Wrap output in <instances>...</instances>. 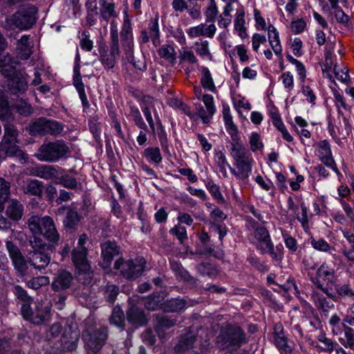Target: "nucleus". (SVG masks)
<instances>
[{
	"label": "nucleus",
	"instance_id": "1",
	"mask_svg": "<svg viewBox=\"0 0 354 354\" xmlns=\"http://www.w3.org/2000/svg\"><path fill=\"white\" fill-rule=\"evenodd\" d=\"M30 245L32 250L28 252L26 259H25L17 245L11 241L6 242V248L12 264L17 272L23 276L26 274L27 263L36 270H41L46 268L50 262V257L44 252V250L46 248H51L52 245H48L37 236L30 241Z\"/></svg>",
	"mask_w": 354,
	"mask_h": 354
},
{
	"label": "nucleus",
	"instance_id": "2",
	"mask_svg": "<svg viewBox=\"0 0 354 354\" xmlns=\"http://www.w3.org/2000/svg\"><path fill=\"white\" fill-rule=\"evenodd\" d=\"M28 229L35 235H43L50 243L56 244L59 241V234L53 219L48 216H31L28 221Z\"/></svg>",
	"mask_w": 354,
	"mask_h": 354
},
{
	"label": "nucleus",
	"instance_id": "3",
	"mask_svg": "<svg viewBox=\"0 0 354 354\" xmlns=\"http://www.w3.org/2000/svg\"><path fill=\"white\" fill-rule=\"evenodd\" d=\"M37 13V9L34 6H22L13 15L6 18L5 26L9 29L28 30L36 22Z\"/></svg>",
	"mask_w": 354,
	"mask_h": 354
},
{
	"label": "nucleus",
	"instance_id": "4",
	"mask_svg": "<svg viewBox=\"0 0 354 354\" xmlns=\"http://www.w3.org/2000/svg\"><path fill=\"white\" fill-rule=\"evenodd\" d=\"M4 130L3 140L0 145V162L7 156H15L20 160L26 161V154L16 145L17 142L16 129L12 125L6 124Z\"/></svg>",
	"mask_w": 354,
	"mask_h": 354
},
{
	"label": "nucleus",
	"instance_id": "5",
	"mask_svg": "<svg viewBox=\"0 0 354 354\" xmlns=\"http://www.w3.org/2000/svg\"><path fill=\"white\" fill-rule=\"evenodd\" d=\"M69 149L62 140L48 142L42 144L35 156L40 161L55 162L64 157Z\"/></svg>",
	"mask_w": 354,
	"mask_h": 354
},
{
	"label": "nucleus",
	"instance_id": "6",
	"mask_svg": "<svg viewBox=\"0 0 354 354\" xmlns=\"http://www.w3.org/2000/svg\"><path fill=\"white\" fill-rule=\"evenodd\" d=\"M335 269L326 263H323L317 269L316 277L312 279L313 284L329 297H335Z\"/></svg>",
	"mask_w": 354,
	"mask_h": 354
},
{
	"label": "nucleus",
	"instance_id": "7",
	"mask_svg": "<svg viewBox=\"0 0 354 354\" xmlns=\"http://www.w3.org/2000/svg\"><path fill=\"white\" fill-rule=\"evenodd\" d=\"M51 304L49 301H37L33 311L30 306L24 304L21 306V314L24 318L29 320L35 324H40L50 319Z\"/></svg>",
	"mask_w": 354,
	"mask_h": 354
},
{
	"label": "nucleus",
	"instance_id": "8",
	"mask_svg": "<svg viewBox=\"0 0 354 354\" xmlns=\"http://www.w3.org/2000/svg\"><path fill=\"white\" fill-rule=\"evenodd\" d=\"M245 342L243 331L240 327H229L221 331L217 343L222 349H236Z\"/></svg>",
	"mask_w": 354,
	"mask_h": 354
},
{
	"label": "nucleus",
	"instance_id": "9",
	"mask_svg": "<svg viewBox=\"0 0 354 354\" xmlns=\"http://www.w3.org/2000/svg\"><path fill=\"white\" fill-rule=\"evenodd\" d=\"M234 165L236 170L230 168L231 173L237 178L243 181L247 180L252 173V165L254 161L248 151L232 154Z\"/></svg>",
	"mask_w": 354,
	"mask_h": 354
},
{
	"label": "nucleus",
	"instance_id": "10",
	"mask_svg": "<svg viewBox=\"0 0 354 354\" xmlns=\"http://www.w3.org/2000/svg\"><path fill=\"white\" fill-rule=\"evenodd\" d=\"M146 261L140 257L131 261H124L120 258L114 264V268L120 271L121 274L129 279L140 276L145 268Z\"/></svg>",
	"mask_w": 354,
	"mask_h": 354
},
{
	"label": "nucleus",
	"instance_id": "11",
	"mask_svg": "<svg viewBox=\"0 0 354 354\" xmlns=\"http://www.w3.org/2000/svg\"><path fill=\"white\" fill-rule=\"evenodd\" d=\"M120 37L122 48L126 55L128 62L133 63V36L132 32V26L131 19L127 10L124 12V20L122 29L120 31Z\"/></svg>",
	"mask_w": 354,
	"mask_h": 354
},
{
	"label": "nucleus",
	"instance_id": "12",
	"mask_svg": "<svg viewBox=\"0 0 354 354\" xmlns=\"http://www.w3.org/2000/svg\"><path fill=\"white\" fill-rule=\"evenodd\" d=\"M111 37L112 43L110 50L101 55V62L107 68H113L119 58L120 48L118 39V30L116 25L113 22L111 24Z\"/></svg>",
	"mask_w": 354,
	"mask_h": 354
},
{
	"label": "nucleus",
	"instance_id": "13",
	"mask_svg": "<svg viewBox=\"0 0 354 354\" xmlns=\"http://www.w3.org/2000/svg\"><path fill=\"white\" fill-rule=\"evenodd\" d=\"M317 155L322 162L328 167L331 168L337 174L340 173L332 156V151L329 143L326 140L320 141L317 146Z\"/></svg>",
	"mask_w": 354,
	"mask_h": 354
},
{
	"label": "nucleus",
	"instance_id": "14",
	"mask_svg": "<svg viewBox=\"0 0 354 354\" xmlns=\"http://www.w3.org/2000/svg\"><path fill=\"white\" fill-rule=\"evenodd\" d=\"M26 75L19 72L10 77H8V86L13 94L24 93L28 88V80Z\"/></svg>",
	"mask_w": 354,
	"mask_h": 354
},
{
	"label": "nucleus",
	"instance_id": "15",
	"mask_svg": "<svg viewBox=\"0 0 354 354\" xmlns=\"http://www.w3.org/2000/svg\"><path fill=\"white\" fill-rule=\"evenodd\" d=\"M160 104L161 103L159 101L154 100L151 97H146L145 98L143 104L141 106L142 111L143 112V114L149 124V126L150 127L153 132L155 131V124L152 118V115L151 114V109L153 110L155 117L158 118L156 106H159Z\"/></svg>",
	"mask_w": 354,
	"mask_h": 354
},
{
	"label": "nucleus",
	"instance_id": "16",
	"mask_svg": "<svg viewBox=\"0 0 354 354\" xmlns=\"http://www.w3.org/2000/svg\"><path fill=\"white\" fill-rule=\"evenodd\" d=\"M202 100L205 106V109L201 107L198 111V114L204 123H207L216 112V106L212 95H203Z\"/></svg>",
	"mask_w": 354,
	"mask_h": 354
},
{
	"label": "nucleus",
	"instance_id": "17",
	"mask_svg": "<svg viewBox=\"0 0 354 354\" xmlns=\"http://www.w3.org/2000/svg\"><path fill=\"white\" fill-rule=\"evenodd\" d=\"M107 337L106 330L105 328L97 331L94 335L89 334H83V338L88 347L94 351L100 350L104 345Z\"/></svg>",
	"mask_w": 354,
	"mask_h": 354
},
{
	"label": "nucleus",
	"instance_id": "18",
	"mask_svg": "<svg viewBox=\"0 0 354 354\" xmlns=\"http://www.w3.org/2000/svg\"><path fill=\"white\" fill-rule=\"evenodd\" d=\"M216 30L214 24L207 25L201 24L196 26L191 27L187 30V33L190 38H196L200 36H206L213 37Z\"/></svg>",
	"mask_w": 354,
	"mask_h": 354
},
{
	"label": "nucleus",
	"instance_id": "19",
	"mask_svg": "<svg viewBox=\"0 0 354 354\" xmlns=\"http://www.w3.org/2000/svg\"><path fill=\"white\" fill-rule=\"evenodd\" d=\"M86 255L87 251L85 248H82V249L75 248L73 252V261L80 272L86 273L90 270Z\"/></svg>",
	"mask_w": 354,
	"mask_h": 354
},
{
	"label": "nucleus",
	"instance_id": "20",
	"mask_svg": "<svg viewBox=\"0 0 354 354\" xmlns=\"http://www.w3.org/2000/svg\"><path fill=\"white\" fill-rule=\"evenodd\" d=\"M29 174L46 180H54L55 182L58 171L52 165H44L32 168Z\"/></svg>",
	"mask_w": 354,
	"mask_h": 354
},
{
	"label": "nucleus",
	"instance_id": "21",
	"mask_svg": "<svg viewBox=\"0 0 354 354\" xmlns=\"http://www.w3.org/2000/svg\"><path fill=\"white\" fill-rule=\"evenodd\" d=\"M17 64L9 55L0 57V73L6 77H10L19 73L16 69Z\"/></svg>",
	"mask_w": 354,
	"mask_h": 354
},
{
	"label": "nucleus",
	"instance_id": "22",
	"mask_svg": "<svg viewBox=\"0 0 354 354\" xmlns=\"http://www.w3.org/2000/svg\"><path fill=\"white\" fill-rule=\"evenodd\" d=\"M6 214L11 220L18 221L24 215V205L17 199H10L6 206Z\"/></svg>",
	"mask_w": 354,
	"mask_h": 354
},
{
	"label": "nucleus",
	"instance_id": "23",
	"mask_svg": "<svg viewBox=\"0 0 354 354\" xmlns=\"http://www.w3.org/2000/svg\"><path fill=\"white\" fill-rule=\"evenodd\" d=\"M73 277L67 271L60 272L52 282L51 286L55 291L68 288L72 283Z\"/></svg>",
	"mask_w": 354,
	"mask_h": 354
},
{
	"label": "nucleus",
	"instance_id": "24",
	"mask_svg": "<svg viewBox=\"0 0 354 354\" xmlns=\"http://www.w3.org/2000/svg\"><path fill=\"white\" fill-rule=\"evenodd\" d=\"M101 248L103 258L102 266L104 268H107L111 264L113 257L118 254L119 250L115 243L110 241L103 243Z\"/></svg>",
	"mask_w": 354,
	"mask_h": 354
},
{
	"label": "nucleus",
	"instance_id": "25",
	"mask_svg": "<svg viewBox=\"0 0 354 354\" xmlns=\"http://www.w3.org/2000/svg\"><path fill=\"white\" fill-rule=\"evenodd\" d=\"M254 238L258 242L257 248L260 250L272 243L268 230L263 226L256 227Z\"/></svg>",
	"mask_w": 354,
	"mask_h": 354
},
{
	"label": "nucleus",
	"instance_id": "26",
	"mask_svg": "<svg viewBox=\"0 0 354 354\" xmlns=\"http://www.w3.org/2000/svg\"><path fill=\"white\" fill-rule=\"evenodd\" d=\"M231 136L232 142L230 149V155L248 151L243 147L241 139L238 135L237 127H234L227 130Z\"/></svg>",
	"mask_w": 354,
	"mask_h": 354
},
{
	"label": "nucleus",
	"instance_id": "27",
	"mask_svg": "<svg viewBox=\"0 0 354 354\" xmlns=\"http://www.w3.org/2000/svg\"><path fill=\"white\" fill-rule=\"evenodd\" d=\"M42 188V183L34 179H28L21 186L22 191L25 194L37 196L41 195Z\"/></svg>",
	"mask_w": 354,
	"mask_h": 354
},
{
	"label": "nucleus",
	"instance_id": "28",
	"mask_svg": "<svg viewBox=\"0 0 354 354\" xmlns=\"http://www.w3.org/2000/svg\"><path fill=\"white\" fill-rule=\"evenodd\" d=\"M100 16L102 19L106 22L113 17L116 18L118 16V13L115 9V4L112 2H109L108 0H100Z\"/></svg>",
	"mask_w": 354,
	"mask_h": 354
},
{
	"label": "nucleus",
	"instance_id": "29",
	"mask_svg": "<svg viewBox=\"0 0 354 354\" xmlns=\"http://www.w3.org/2000/svg\"><path fill=\"white\" fill-rule=\"evenodd\" d=\"M200 71L201 73V83L203 88L209 91L215 93L216 88L209 70L205 66H201Z\"/></svg>",
	"mask_w": 354,
	"mask_h": 354
},
{
	"label": "nucleus",
	"instance_id": "30",
	"mask_svg": "<svg viewBox=\"0 0 354 354\" xmlns=\"http://www.w3.org/2000/svg\"><path fill=\"white\" fill-rule=\"evenodd\" d=\"M333 73L335 78L344 84H348L351 81L348 69L343 62L335 63L333 66Z\"/></svg>",
	"mask_w": 354,
	"mask_h": 354
},
{
	"label": "nucleus",
	"instance_id": "31",
	"mask_svg": "<svg viewBox=\"0 0 354 354\" xmlns=\"http://www.w3.org/2000/svg\"><path fill=\"white\" fill-rule=\"evenodd\" d=\"M331 333L335 336L340 335L344 330V327H348L337 314H333L328 320Z\"/></svg>",
	"mask_w": 354,
	"mask_h": 354
},
{
	"label": "nucleus",
	"instance_id": "32",
	"mask_svg": "<svg viewBox=\"0 0 354 354\" xmlns=\"http://www.w3.org/2000/svg\"><path fill=\"white\" fill-rule=\"evenodd\" d=\"M17 50L19 57L23 59H27L32 53L31 46L29 42V37L23 35L17 42Z\"/></svg>",
	"mask_w": 354,
	"mask_h": 354
},
{
	"label": "nucleus",
	"instance_id": "33",
	"mask_svg": "<svg viewBox=\"0 0 354 354\" xmlns=\"http://www.w3.org/2000/svg\"><path fill=\"white\" fill-rule=\"evenodd\" d=\"M245 24V10H241L239 14H236L234 19V30L237 32L238 35L241 39H245L248 37Z\"/></svg>",
	"mask_w": 354,
	"mask_h": 354
},
{
	"label": "nucleus",
	"instance_id": "34",
	"mask_svg": "<svg viewBox=\"0 0 354 354\" xmlns=\"http://www.w3.org/2000/svg\"><path fill=\"white\" fill-rule=\"evenodd\" d=\"M144 156L149 162L156 164H159L162 160L160 150L157 147H151L145 149L144 151Z\"/></svg>",
	"mask_w": 354,
	"mask_h": 354
},
{
	"label": "nucleus",
	"instance_id": "35",
	"mask_svg": "<svg viewBox=\"0 0 354 354\" xmlns=\"http://www.w3.org/2000/svg\"><path fill=\"white\" fill-rule=\"evenodd\" d=\"M11 118L12 113L7 97L3 91L0 89V120H8Z\"/></svg>",
	"mask_w": 354,
	"mask_h": 354
},
{
	"label": "nucleus",
	"instance_id": "36",
	"mask_svg": "<svg viewBox=\"0 0 354 354\" xmlns=\"http://www.w3.org/2000/svg\"><path fill=\"white\" fill-rule=\"evenodd\" d=\"M10 183L0 177V212L3 209V205L10 196Z\"/></svg>",
	"mask_w": 354,
	"mask_h": 354
},
{
	"label": "nucleus",
	"instance_id": "37",
	"mask_svg": "<svg viewBox=\"0 0 354 354\" xmlns=\"http://www.w3.org/2000/svg\"><path fill=\"white\" fill-rule=\"evenodd\" d=\"M55 183L61 185L68 189H75L77 186V180L66 174H64L62 175L57 174V176L55 180Z\"/></svg>",
	"mask_w": 354,
	"mask_h": 354
},
{
	"label": "nucleus",
	"instance_id": "38",
	"mask_svg": "<svg viewBox=\"0 0 354 354\" xmlns=\"http://www.w3.org/2000/svg\"><path fill=\"white\" fill-rule=\"evenodd\" d=\"M286 58L290 64L295 66V70L299 77V80L301 83H304L306 77V70L305 66L303 64V63L294 58L290 55H287Z\"/></svg>",
	"mask_w": 354,
	"mask_h": 354
},
{
	"label": "nucleus",
	"instance_id": "39",
	"mask_svg": "<svg viewBox=\"0 0 354 354\" xmlns=\"http://www.w3.org/2000/svg\"><path fill=\"white\" fill-rule=\"evenodd\" d=\"M248 143L250 150L255 153L261 151L264 148V144L261 136L257 132H252L248 137Z\"/></svg>",
	"mask_w": 354,
	"mask_h": 354
},
{
	"label": "nucleus",
	"instance_id": "40",
	"mask_svg": "<svg viewBox=\"0 0 354 354\" xmlns=\"http://www.w3.org/2000/svg\"><path fill=\"white\" fill-rule=\"evenodd\" d=\"M195 51L198 55L205 59H212V55L209 48V42L207 40H201L194 43Z\"/></svg>",
	"mask_w": 354,
	"mask_h": 354
},
{
	"label": "nucleus",
	"instance_id": "41",
	"mask_svg": "<svg viewBox=\"0 0 354 354\" xmlns=\"http://www.w3.org/2000/svg\"><path fill=\"white\" fill-rule=\"evenodd\" d=\"M344 338L339 337V342L345 347H349L354 351V330L350 327H344Z\"/></svg>",
	"mask_w": 354,
	"mask_h": 354
},
{
	"label": "nucleus",
	"instance_id": "42",
	"mask_svg": "<svg viewBox=\"0 0 354 354\" xmlns=\"http://www.w3.org/2000/svg\"><path fill=\"white\" fill-rule=\"evenodd\" d=\"M12 106L21 115L27 116L32 113V108L31 106L22 99L17 100Z\"/></svg>",
	"mask_w": 354,
	"mask_h": 354
},
{
	"label": "nucleus",
	"instance_id": "43",
	"mask_svg": "<svg viewBox=\"0 0 354 354\" xmlns=\"http://www.w3.org/2000/svg\"><path fill=\"white\" fill-rule=\"evenodd\" d=\"M45 118H39L37 120L31 122L28 127V130L31 135H44V129H45Z\"/></svg>",
	"mask_w": 354,
	"mask_h": 354
},
{
	"label": "nucleus",
	"instance_id": "44",
	"mask_svg": "<svg viewBox=\"0 0 354 354\" xmlns=\"http://www.w3.org/2000/svg\"><path fill=\"white\" fill-rule=\"evenodd\" d=\"M49 283L50 279L48 277L39 276L30 279L27 283V286L33 290H38L43 286L49 285Z\"/></svg>",
	"mask_w": 354,
	"mask_h": 354
},
{
	"label": "nucleus",
	"instance_id": "45",
	"mask_svg": "<svg viewBox=\"0 0 354 354\" xmlns=\"http://www.w3.org/2000/svg\"><path fill=\"white\" fill-rule=\"evenodd\" d=\"M129 319L138 324H144L145 323V317L142 310H138L135 306H131L128 312Z\"/></svg>",
	"mask_w": 354,
	"mask_h": 354
},
{
	"label": "nucleus",
	"instance_id": "46",
	"mask_svg": "<svg viewBox=\"0 0 354 354\" xmlns=\"http://www.w3.org/2000/svg\"><path fill=\"white\" fill-rule=\"evenodd\" d=\"M215 161L219 168V171L225 176L227 175V169L231 168V166L227 161L225 154L218 151L215 154Z\"/></svg>",
	"mask_w": 354,
	"mask_h": 354
},
{
	"label": "nucleus",
	"instance_id": "47",
	"mask_svg": "<svg viewBox=\"0 0 354 354\" xmlns=\"http://www.w3.org/2000/svg\"><path fill=\"white\" fill-rule=\"evenodd\" d=\"M218 12L215 0H209V4L205 10L206 21L214 22Z\"/></svg>",
	"mask_w": 354,
	"mask_h": 354
},
{
	"label": "nucleus",
	"instance_id": "48",
	"mask_svg": "<svg viewBox=\"0 0 354 354\" xmlns=\"http://www.w3.org/2000/svg\"><path fill=\"white\" fill-rule=\"evenodd\" d=\"M149 35L155 46L160 44L159 41V27L158 19L151 20L149 24Z\"/></svg>",
	"mask_w": 354,
	"mask_h": 354
},
{
	"label": "nucleus",
	"instance_id": "49",
	"mask_svg": "<svg viewBox=\"0 0 354 354\" xmlns=\"http://www.w3.org/2000/svg\"><path fill=\"white\" fill-rule=\"evenodd\" d=\"M158 55L170 62H173L176 59V51L170 45H163L160 48Z\"/></svg>",
	"mask_w": 354,
	"mask_h": 354
},
{
	"label": "nucleus",
	"instance_id": "50",
	"mask_svg": "<svg viewBox=\"0 0 354 354\" xmlns=\"http://www.w3.org/2000/svg\"><path fill=\"white\" fill-rule=\"evenodd\" d=\"M44 134L57 135L62 131V127L56 121L45 118Z\"/></svg>",
	"mask_w": 354,
	"mask_h": 354
},
{
	"label": "nucleus",
	"instance_id": "51",
	"mask_svg": "<svg viewBox=\"0 0 354 354\" xmlns=\"http://www.w3.org/2000/svg\"><path fill=\"white\" fill-rule=\"evenodd\" d=\"M80 46L85 51H91L93 48V42L90 39L88 31H83L80 35Z\"/></svg>",
	"mask_w": 354,
	"mask_h": 354
},
{
	"label": "nucleus",
	"instance_id": "52",
	"mask_svg": "<svg viewBox=\"0 0 354 354\" xmlns=\"http://www.w3.org/2000/svg\"><path fill=\"white\" fill-rule=\"evenodd\" d=\"M310 243L315 250L320 252H328L331 248L328 243L324 239H316L311 237L310 239Z\"/></svg>",
	"mask_w": 354,
	"mask_h": 354
},
{
	"label": "nucleus",
	"instance_id": "53",
	"mask_svg": "<svg viewBox=\"0 0 354 354\" xmlns=\"http://www.w3.org/2000/svg\"><path fill=\"white\" fill-rule=\"evenodd\" d=\"M279 80L288 91H290L293 89L295 84L294 76L290 72L288 71L283 73L279 77Z\"/></svg>",
	"mask_w": 354,
	"mask_h": 354
},
{
	"label": "nucleus",
	"instance_id": "54",
	"mask_svg": "<svg viewBox=\"0 0 354 354\" xmlns=\"http://www.w3.org/2000/svg\"><path fill=\"white\" fill-rule=\"evenodd\" d=\"M222 113L226 129L236 127V126L234 124L232 115H231L230 108L227 104L223 105Z\"/></svg>",
	"mask_w": 354,
	"mask_h": 354
},
{
	"label": "nucleus",
	"instance_id": "55",
	"mask_svg": "<svg viewBox=\"0 0 354 354\" xmlns=\"http://www.w3.org/2000/svg\"><path fill=\"white\" fill-rule=\"evenodd\" d=\"M281 232L286 248L292 252H295L297 250V243L296 239L290 236L287 231L281 229Z\"/></svg>",
	"mask_w": 354,
	"mask_h": 354
},
{
	"label": "nucleus",
	"instance_id": "56",
	"mask_svg": "<svg viewBox=\"0 0 354 354\" xmlns=\"http://www.w3.org/2000/svg\"><path fill=\"white\" fill-rule=\"evenodd\" d=\"M261 252L262 254L269 253L272 259L277 262H280L283 257V252H277L274 248L273 243L261 250Z\"/></svg>",
	"mask_w": 354,
	"mask_h": 354
},
{
	"label": "nucleus",
	"instance_id": "57",
	"mask_svg": "<svg viewBox=\"0 0 354 354\" xmlns=\"http://www.w3.org/2000/svg\"><path fill=\"white\" fill-rule=\"evenodd\" d=\"M195 341V337L193 335H187L186 337H183L180 343L176 346L175 349L177 352L184 351L189 348H191Z\"/></svg>",
	"mask_w": 354,
	"mask_h": 354
},
{
	"label": "nucleus",
	"instance_id": "58",
	"mask_svg": "<svg viewBox=\"0 0 354 354\" xmlns=\"http://www.w3.org/2000/svg\"><path fill=\"white\" fill-rule=\"evenodd\" d=\"M180 54V59L183 62H185L192 64H197L198 59L192 50L187 48H183Z\"/></svg>",
	"mask_w": 354,
	"mask_h": 354
},
{
	"label": "nucleus",
	"instance_id": "59",
	"mask_svg": "<svg viewBox=\"0 0 354 354\" xmlns=\"http://www.w3.org/2000/svg\"><path fill=\"white\" fill-rule=\"evenodd\" d=\"M318 340L325 345V348L322 350L327 353H331L338 344L331 339L326 337L325 335H319L318 337Z\"/></svg>",
	"mask_w": 354,
	"mask_h": 354
},
{
	"label": "nucleus",
	"instance_id": "60",
	"mask_svg": "<svg viewBox=\"0 0 354 354\" xmlns=\"http://www.w3.org/2000/svg\"><path fill=\"white\" fill-rule=\"evenodd\" d=\"M130 115L139 128L142 129H145L147 128V125L145 123L138 108L132 107L131 109Z\"/></svg>",
	"mask_w": 354,
	"mask_h": 354
},
{
	"label": "nucleus",
	"instance_id": "61",
	"mask_svg": "<svg viewBox=\"0 0 354 354\" xmlns=\"http://www.w3.org/2000/svg\"><path fill=\"white\" fill-rule=\"evenodd\" d=\"M301 215L297 216V220L300 222L302 227L305 231L309 228L308 218V208L304 203L301 204Z\"/></svg>",
	"mask_w": 354,
	"mask_h": 354
},
{
	"label": "nucleus",
	"instance_id": "62",
	"mask_svg": "<svg viewBox=\"0 0 354 354\" xmlns=\"http://www.w3.org/2000/svg\"><path fill=\"white\" fill-rule=\"evenodd\" d=\"M306 27V23L303 19L293 20L290 26L291 31L294 34L301 33Z\"/></svg>",
	"mask_w": 354,
	"mask_h": 354
},
{
	"label": "nucleus",
	"instance_id": "63",
	"mask_svg": "<svg viewBox=\"0 0 354 354\" xmlns=\"http://www.w3.org/2000/svg\"><path fill=\"white\" fill-rule=\"evenodd\" d=\"M79 221L80 216L77 212L74 210H69L67 213L65 225L68 227H73L79 222Z\"/></svg>",
	"mask_w": 354,
	"mask_h": 354
},
{
	"label": "nucleus",
	"instance_id": "64",
	"mask_svg": "<svg viewBox=\"0 0 354 354\" xmlns=\"http://www.w3.org/2000/svg\"><path fill=\"white\" fill-rule=\"evenodd\" d=\"M312 298L315 306L318 308L324 310L325 308L328 306L326 298L322 295L317 292L316 291H313L312 293Z\"/></svg>",
	"mask_w": 354,
	"mask_h": 354
}]
</instances>
